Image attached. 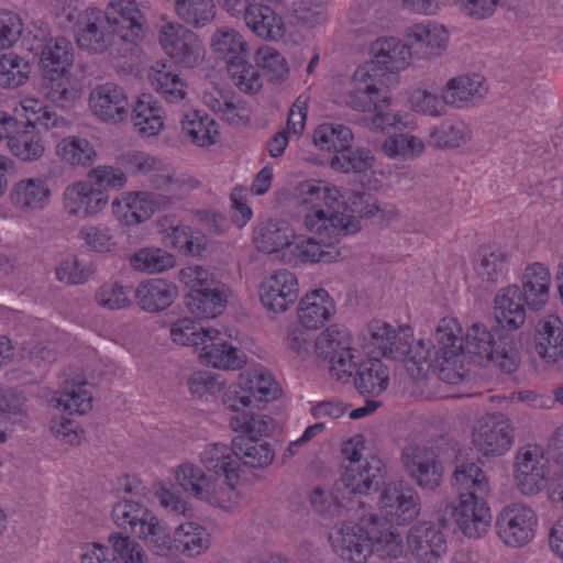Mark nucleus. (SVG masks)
<instances>
[{
  "mask_svg": "<svg viewBox=\"0 0 563 563\" xmlns=\"http://www.w3.org/2000/svg\"><path fill=\"white\" fill-rule=\"evenodd\" d=\"M526 302L521 289L517 285H509L499 290L494 299L495 319L507 330H517L526 321Z\"/></svg>",
  "mask_w": 563,
  "mask_h": 563,
  "instance_id": "cd10ccee",
  "label": "nucleus"
},
{
  "mask_svg": "<svg viewBox=\"0 0 563 563\" xmlns=\"http://www.w3.org/2000/svg\"><path fill=\"white\" fill-rule=\"evenodd\" d=\"M41 87L45 97L60 109L71 108L77 97L66 75L43 78Z\"/></svg>",
  "mask_w": 563,
  "mask_h": 563,
  "instance_id": "052dcab7",
  "label": "nucleus"
},
{
  "mask_svg": "<svg viewBox=\"0 0 563 563\" xmlns=\"http://www.w3.org/2000/svg\"><path fill=\"white\" fill-rule=\"evenodd\" d=\"M353 372H355L354 386L362 396L376 397L388 387L389 371L377 357L355 364Z\"/></svg>",
  "mask_w": 563,
  "mask_h": 563,
  "instance_id": "7c9ffc66",
  "label": "nucleus"
},
{
  "mask_svg": "<svg viewBox=\"0 0 563 563\" xmlns=\"http://www.w3.org/2000/svg\"><path fill=\"white\" fill-rule=\"evenodd\" d=\"M472 136V130L463 121H443L430 133V145L437 148H455L466 144Z\"/></svg>",
  "mask_w": 563,
  "mask_h": 563,
  "instance_id": "de8ad7c7",
  "label": "nucleus"
},
{
  "mask_svg": "<svg viewBox=\"0 0 563 563\" xmlns=\"http://www.w3.org/2000/svg\"><path fill=\"white\" fill-rule=\"evenodd\" d=\"M485 78L479 74H465L451 78L443 88L446 104L455 109L475 106L487 93Z\"/></svg>",
  "mask_w": 563,
  "mask_h": 563,
  "instance_id": "5701e85b",
  "label": "nucleus"
},
{
  "mask_svg": "<svg viewBox=\"0 0 563 563\" xmlns=\"http://www.w3.org/2000/svg\"><path fill=\"white\" fill-rule=\"evenodd\" d=\"M181 130L198 146L214 144L219 135L214 120L199 111H191L183 117Z\"/></svg>",
  "mask_w": 563,
  "mask_h": 563,
  "instance_id": "c03bdc74",
  "label": "nucleus"
},
{
  "mask_svg": "<svg viewBox=\"0 0 563 563\" xmlns=\"http://www.w3.org/2000/svg\"><path fill=\"white\" fill-rule=\"evenodd\" d=\"M132 121L141 136L150 137L158 134L164 125L163 110L152 95H141L133 107Z\"/></svg>",
  "mask_w": 563,
  "mask_h": 563,
  "instance_id": "58836bf2",
  "label": "nucleus"
},
{
  "mask_svg": "<svg viewBox=\"0 0 563 563\" xmlns=\"http://www.w3.org/2000/svg\"><path fill=\"white\" fill-rule=\"evenodd\" d=\"M158 41L164 52L176 64L194 67L201 56L198 36L178 22H167L161 26Z\"/></svg>",
  "mask_w": 563,
  "mask_h": 563,
  "instance_id": "ddd939ff",
  "label": "nucleus"
},
{
  "mask_svg": "<svg viewBox=\"0 0 563 563\" xmlns=\"http://www.w3.org/2000/svg\"><path fill=\"white\" fill-rule=\"evenodd\" d=\"M538 523V517L533 509L523 504L506 506L497 517V527L532 528Z\"/></svg>",
  "mask_w": 563,
  "mask_h": 563,
  "instance_id": "338daca9",
  "label": "nucleus"
},
{
  "mask_svg": "<svg viewBox=\"0 0 563 563\" xmlns=\"http://www.w3.org/2000/svg\"><path fill=\"white\" fill-rule=\"evenodd\" d=\"M380 508L390 526L409 525L418 515L416 494L404 482L389 483L380 495Z\"/></svg>",
  "mask_w": 563,
  "mask_h": 563,
  "instance_id": "f3484780",
  "label": "nucleus"
},
{
  "mask_svg": "<svg viewBox=\"0 0 563 563\" xmlns=\"http://www.w3.org/2000/svg\"><path fill=\"white\" fill-rule=\"evenodd\" d=\"M313 232L318 238H296L294 235L290 245L283 252L282 261L290 265L331 263L340 256V251L334 247V244L341 236L321 235L317 231Z\"/></svg>",
  "mask_w": 563,
  "mask_h": 563,
  "instance_id": "2eb2a0df",
  "label": "nucleus"
},
{
  "mask_svg": "<svg viewBox=\"0 0 563 563\" xmlns=\"http://www.w3.org/2000/svg\"><path fill=\"white\" fill-rule=\"evenodd\" d=\"M178 485L197 499L209 503L213 506L224 507L228 500V493L223 482L207 476L201 468L192 464H183L176 471Z\"/></svg>",
  "mask_w": 563,
  "mask_h": 563,
  "instance_id": "a211bd4d",
  "label": "nucleus"
},
{
  "mask_svg": "<svg viewBox=\"0 0 563 563\" xmlns=\"http://www.w3.org/2000/svg\"><path fill=\"white\" fill-rule=\"evenodd\" d=\"M178 295L176 285L161 278L141 283L135 289L140 307L147 312L168 308Z\"/></svg>",
  "mask_w": 563,
  "mask_h": 563,
  "instance_id": "473e14b6",
  "label": "nucleus"
},
{
  "mask_svg": "<svg viewBox=\"0 0 563 563\" xmlns=\"http://www.w3.org/2000/svg\"><path fill=\"white\" fill-rule=\"evenodd\" d=\"M214 53L225 60L227 67L233 57L246 56V43L242 36L233 30L217 32L211 42Z\"/></svg>",
  "mask_w": 563,
  "mask_h": 563,
  "instance_id": "e2e57ef3",
  "label": "nucleus"
},
{
  "mask_svg": "<svg viewBox=\"0 0 563 563\" xmlns=\"http://www.w3.org/2000/svg\"><path fill=\"white\" fill-rule=\"evenodd\" d=\"M241 386L250 394L254 402H268L276 399L280 388L272 375L262 369H254L241 375Z\"/></svg>",
  "mask_w": 563,
  "mask_h": 563,
  "instance_id": "3c124183",
  "label": "nucleus"
},
{
  "mask_svg": "<svg viewBox=\"0 0 563 563\" xmlns=\"http://www.w3.org/2000/svg\"><path fill=\"white\" fill-rule=\"evenodd\" d=\"M29 71V63L16 54L0 53V86L16 88L23 85Z\"/></svg>",
  "mask_w": 563,
  "mask_h": 563,
  "instance_id": "bf43d9fd",
  "label": "nucleus"
},
{
  "mask_svg": "<svg viewBox=\"0 0 563 563\" xmlns=\"http://www.w3.org/2000/svg\"><path fill=\"white\" fill-rule=\"evenodd\" d=\"M109 195L93 189L91 184L77 181L64 191V207L69 216L86 219L99 213L108 203Z\"/></svg>",
  "mask_w": 563,
  "mask_h": 563,
  "instance_id": "4be33fe9",
  "label": "nucleus"
},
{
  "mask_svg": "<svg viewBox=\"0 0 563 563\" xmlns=\"http://www.w3.org/2000/svg\"><path fill=\"white\" fill-rule=\"evenodd\" d=\"M131 287L117 282L103 284L96 292L97 302L109 310L122 309L130 306Z\"/></svg>",
  "mask_w": 563,
  "mask_h": 563,
  "instance_id": "774afa93",
  "label": "nucleus"
},
{
  "mask_svg": "<svg viewBox=\"0 0 563 563\" xmlns=\"http://www.w3.org/2000/svg\"><path fill=\"white\" fill-rule=\"evenodd\" d=\"M401 462L420 487L433 489L439 486L442 468L433 450L417 444L407 445L402 450Z\"/></svg>",
  "mask_w": 563,
  "mask_h": 563,
  "instance_id": "6ab92c4d",
  "label": "nucleus"
},
{
  "mask_svg": "<svg viewBox=\"0 0 563 563\" xmlns=\"http://www.w3.org/2000/svg\"><path fill=\"white\" fill-rule=\"evenodd\" d=\"M161 195L152 192L129 194L126 197V212L124 214L125 225L140 224L152 217L163 206Z\"/></svg>",
  "mask_w": 563,
  "mask_h": 563,
  "instance_id": "8fccbe9b",
  "label": "nucleus"
},
{
  "mask_svg": "<svg viewBox=\"0 0 563 563\" xmlns=\"http://www.w3.org/2000/svg\"><path fill=\"white\" fill-rule=\"evenodd\" d=\"M230 59L228 73L235 86L245 93H256L262 88L260 70L247 63L246 56Z\"/></svg>",
  "mask_w": 563,
  "mask_h": 563,
  "instance_id": "6e6d98bb",
  "label": "nucleus"
},
{
  "mask_svg": "<svg viewBox=\"0 0 563 563\" xmlns=\"http://www.w3.org/2000/svg\"><path fill=\"white\" fill-rule=\"evenodd\" d=\"M92 112L102 121L117 123L123 121L130 103L123 88L113 82H106L92 89L89 97Z\"/></svg>",
  "mask_w": 563,
  "mask_h": 563,
  "instance_id": "412c9836",
  "label": "nucleus"
},
{
  "mask_svg": "<svg viewBox=\"0 0 563 563\" xmlns=\"http://www.w3.org/2000/svg\"><path fill=\"white\" fill-rule=\"evenodd\" d=\"M200 358L216 368L238 369L245 363L243 352L228 344L217 334H211L210 340L202 342Z\"/></svg>",
  "mask_w": 563,
  "mask_h": 563,
  "instance_id": "f704fd0d",
  "label": "nucleus"
},
{
  "mask_svg": "<svg viewBox=\"0 0 563 563\" xmlns=\"http://www.w3.org/2000/svg\"><path fill=\"white\" fill-rule=\"evenodd\" d=\"M233 454L244 465L253 468L267 467L275 457V451L268 442L246 435L233 439Z\"/></svg>",
  "mask_w": 563,
  "mask_h": 563,
  "instance_id": "ea45409f",
  "label": "nucleus"
},
{
  "mask_svg": "<svg viewBox=\"0 0 563 563\" xmlns=\"http://www.w3.org/2000/svg\"><path fill=\"white\" fill-rule=\"evenodd\" d=\"M230 426L234 431H241V435L257 437L267 435L272 429V419L265 416L254 415L251 411H243L231 418Z\"/></svg>",
  "mask_w": 563,
  "mask_h": 563,
  "instance_id": "0e129e2a",
  "label": "nucleus"
},
{
  "mask_svg": "<svg viewBox=\"0 0 563 563\" xmlns=\"http://www.w3.org/2000/svg\"><path fill=\"white\" fill-rule=\"evenodd\" d=\"M507 261V253L501 249L481 247L478 250L474 271L486 288L506 278Z\"/></svg>",
  "mask_w": 563,
  "mask_h": 563,
  "instance_id": "4c0bfd02",
  "label": "nucleus"
},
{
  "mask_svg": "<svg viewBox=\"0 0 563 563\" xmlns=\"http://www.w3.org/2000/svg\"><path fill=\"white\" fill-rule=\"evenodd\" d=\"M41 33V37L34 35V44L29 49L38 56L42 79L67 75L74 62L71 42L63 36L47 37Z\"/></svg>",
  "mask_w": 563,
  "mask_h": 563,
  "instance_id": "4468645a",
  "label": "nucleus"
},
{
  "mask_svg": "<svg viewBox=\"0 0 563 563\" xmlns=\"http://www.w3.org/2000/svg\"><path fill=\"white\" fill-rule=\"evenodd\" d=\"M373 163L374 156L369 150H352L351 146L340 154H334L329 162L332 169L343 173H364L373 166Z\"/></svg>",
  "mask_w": 563,
  "mask_h": 563,
  "instance_id": "13d9d810",
  "label": "nucleus"
},
{
  "mask_svg": "<svg viewBox=\"0 0 563 563\" xmlns=\"http://www.w3.org/2000/svg\"><path fill=\"white\" fill-rule=\"evenodd\" d=\"M233 442L231 448L225 444L214 443L208 445L201 453V462L217 475L219 483L223 482V487L228 493V500L232 499L234 492V482L238 481V462L232 457Z\"/></svg>",
  "mask_w": 563,
  "mask_h": 563,
  "instance_id": "393cba45",
  "label": "nucleus"
},
{
  "mask_svg": "<svg viewBox=\"0 0 563 563\" xmlns=\"http://www.w3.org/2000/svg\"><path fill=\"white\" fill-rule=\"evenodd\" d=\"M211 334L220 335V332L214 329H206L189 318L177 320L170 328L172 340L181 345H202V342L210 340Z\"/></svg>",
  "mask_w": 563,
  "mask_h": 563,
  "instance_id": "5fc2aeb1",
  "label": "nucleus"
},
{
  "mask_svg": "<svg viewBox=\"0 0 563 563\" xmlns=\"http://www.w3.org/2000/svg\"><path fill=\"white\" fill-rule=\"evenodd\" d=\"M51 189L41 178H27L16 183L10 194L13 206L22 211L42 210L51 198Z\"/></svg>",
  "mask_w": 563,
  "mask_h": 563,
  "instance_id": "72a5a7b5",
  "label": "nucleus"
},
{
  "mask_svg": "<svg viewBox=\"0 0 563 563\" xmlns=\"http://www.w3.org/2000/svg\"><path fill=\"white\" fill-rule=\"evenodd\" d=\"M79 563H146V556L135 541L121 533H114L109 538L108 544H82Z\"/></svg>",
  "mask_w": 563,
  "mask_h": 563,
  "instance_id": "9d476101",
  "label": "nucleus"
},
{
  "mask_svg": "<svg viewBox=\"0 0 563 563\" xmlns=\"http://www.w3.org/2000/svg\"><path fill=\"white\" fill-rule=\"evenodd\" d=\"M292 238L294 232L285 221L268 220L257 227L254 243L261 252L276 253L282 260L283 252L290 245Z\"/></svg>",
  "mask_w": 563,
  "mask_h": 563,
  "instance_id": "e433bc0d",
  "label": "nucleus"
},
{
  "mask_svg": "<svg viewBox=\"0 0 563 563\" xmlns=\"http://www.w3.org/2000/svg\"><path fill=\"white\" fill-rule=\"evenodd\" d=\"M111 516L120 528H134L137 525L141 528H157L159 525L158 519L147 508L129 499L115 504Z\"/></svg>",
  "mask_w": 563,
  "mask_h": 563,
  "instance_id": "a18cd8bd",
  "label": "nucleus"
},
{
  "mask_svg": "<svg viewBox=\"0 0 563 563\" xmlns=\"http://www.w3.org/2000/svg\"><path fill=\"white\" fill-rule=\"evenodd\" d=\"M329 539L334 552L349 563H364L374 551L396 558L404 549L398 530H334Z\"/></svg>",
  "mask_w": 563,
  "mask_h": 563,
  "instance_id": "20e7f679",
  "label": "nucleus"
},
{
  "mask_svg": "<svg viewBox=\"0 0 563 563\" xmlns=\"http://www.w3.org/2000/svg\"><path fill=\"white\" fill-rule=\"evenodd\" d=\"M130 264L136 271L156 274L174 267L175 257L158 247H144L131 256Z\"/></svg>",
  "mask_w": 563,
  "mask_h": 563,
  "instance_id": "864d4df0",
  "label": "nucleus"
},
{
  "mask_svg": "<svg viewBox=\"0 0 563 563\" xmlns=\"http://www.w3.org/2000/svg\"><path fill=\"white\" fill-rule=\"evenodd\" d=\"M257 65L262 68L269 81H283L288 75L286 59L273 47H262L256 54Z\"/></svg>",
  "mask_w": 563,
  "mask_h": 563,
  "instance_id": "69168bd1",
  "label": "nucleus"
},
{
  "mask_svg": "<svg viewBox=\"0 0 563 563\" xmlns=\"http://www.w3.org/2000/svg\"><path fill=\"white\" fill-rule=\"evenodd\" d=\"M353 133L343 124L324 123L313 133V143L320 150L333 151L340 154L351 146Z\"/></svg>",
  "mask_w": 563,
  "mask_h": 563,
  "instance_id": "09e8293b",
  "label": "nucleus"
},
{
  "mask_svg": "<svg viewBox=\"0 0 563 563\" xmlns=\"http://www.w3.org/2000/svg\"><path fill=\"white\" fill-rule=\"evenodd\" d=\"M75 32L80 48L102 53L118 43H139L144 36V18L140 8L125 0H111L106 12L98 9L84 11Z\"/></svg>",
  "mask_w": 563,
  "mask_h": 563,
  "instance_id": "f257e3e1",
  "label": "nucleus"
},
{
  "mask_svg": "<svg viewBox=\"0 0 563 563\" xmlns=\"http://www.w3.org/2000/svg\"><path fill=\"white\" fill-rule=\"evenodd\" d=\"M460 328L453 318L440 320L433 341L418 340L416 345L410 342V353L402 358L407 371L412 376H420L430 367L440 369V377L451 384H456L463 375L455 368L457 366L459 351L462 345L457 333Z\"/></svg>",
  "mask_w": 563,
  "mask_h": 563,
  "instance_id": "f03ea898",
  "label": "nucleus"
},
{
  "mask_svg": "<svg viewBox=\"0 0 563 563\" xmlns=\"http://www.w3.org/2000/svg\"><path fill=\"white\" fill-rule=\"evenodd\" d=\"M462 347L456 357L457 364L462 363L464 355H470L474 363L482 365L484 362L495 363L503 372L514 373L519 364L520 357L512 336L500 335L498 342L483 324H473L464 340L459 338Z\"/></svg>",
  "mask_w": 563,
  "mask_h": 563,
  "instance_id": "39448f33",
  "label": "nucleus"
},
{
  "mask_svg": "<svg viewBox=\"0 0 563 563\" xmlns=\"http://www.w3.org/2000/svg\"><path fill=\"white\" fill-rule=\"evenodd\" d=\"M62 389L56 397L57 406L70 415H85L92 408V395L85 388V382H69L66 373L62 376Z\"/></svg>",
  "mask_w": 563,
  "mask_h": 563,
  "instance_id": "37998d69",
  "label": "nucleus"
},
{
  "mask_svg": "<svg viewBox=\"0 0 563 563\" xmlns=\"http://www.w3.org/2000/svg\"><path fill=\"white\" fill-rule=\"evenodd\" d=\"M550 284L551 276L544 265L534 263L525 269L520 289L521 296L530 309L537 310L547 303Z\"/></svg>",
  "mask_w": 563,
  "mask_h": 563,
  "instance_id": "2f4dec72",
  "label": "nucleus"
},
{
  "mask_svg": "<svg viewBox=\"0 0 563 563\" xmlns=\"http://www.w3.org/2000/svg\"><path fill=\"white\" fill-rule=\"evenodd\" d=\"M367 192L351 191L345 196L344 211L329 212L323 209L314 210L303 218V224L309 231L331 236H346L360 231V214L366 202Z\"/></svg>",
  "mask_w": 563,
  "mask_h": 563,
  "instance_id": "0eeeda50",
  "label": "nucleus"
},
{
  "mask_svg": "<svg viewBox=\"0 0 563 563\" xmlns=\"http://www.w3.org/2000/svg\"><path fill=\"white\" fill-rule=\"evenodd\" d=\"M268 1H253L249 3L244 21L258 37L277 41L285 34V24L283 19L268 5Z\"/></svg>",
  "mask_w": 563,
  "mask_h": 563,
  "instance_id": "c85d7f7f",
  "label": "nucleus"
},
{
  "mask_svg": "<svg viewBox=\"0 0 563 563\" xmlns=\"http://www.w3.org/2000/svg\"><path fill=\"white\" fill-rule=\"evenodd\" d=\"M146 538L159 555H166L172 550L199 555L210 544L207 530H148Z\"/></svg>",
  "mask_w": 563,
  "mask_h": 563,
  "instance_id": "dca6fc26",
  "label": "nucleus"
},
{
  "mask_svg": "<svg viewBox=\"0 0 563 563\" xmlns=\"http://www.w3.org/2000/svg\"><path fill=\"white\" fill-rule=\"evenodd\" d=\"M57 156L71 166L87 167L93 164L97 152L92 144L81 136H67L56 145Z\"/></svg>",
  "mask_w": 563,
  "mask_h": 563,
  "instance_id": "49530a36",
  "label": "nucleus"
},
{
  "mask_svg": "<svg viewBox=\"0 0 563 563\" xmlns=\"http://www.w3.org/2000/svg\"><path fill=\"white\" fill-rule=\"evenodd\" d=\"M373 64L358 67L353 75L354 88L345 97L346 106L356 111H372L388 108L390 95L383 84H378L373 75Z\"/></svg>",
  "mask_w": 563,
  "mask_h": 563,
  "instance_id": "9b49d317",
  "label": "nucleus"
},
{
  "mask_svg": "<svg viewBox=\"0 0 563 563\" xmlns=\"http://www.w3.org/2000/svg\"><path fill=\"white\" fill-rule=\"evenodd\" d=\"M358 444V441L350 440L343 445L342 454L347 460V464L344 465L341 481L351 493L367 494L379 487L382 462L378 459H373L371 463L367 461L362 463Z\"/></svg>",
  "mask_w": 563,
  "mask_h": 563,
  "instance_id": "1a4fd4ad",
  "label": "nucleus"
},
{
  "mask_svg": "<svg viewBox=\"0 0 563 563\" xmlns=\"http://www.w3.org/2000/svg\"><path fill=\"white\" fill-rule=\"evenodd\" d=\"M335 312V305L324 289H317L300 300L298 319L302 328L314 330L322 327Z\"/></svg>",
  "mask_w": 563,
  "mask_h": 563,
  "instance_id": "c756f323",
  "label": "nucleus"
},
{
  "mask_svg": "<svg viewBox=\"0 0 563 563\" xmlns=\"http://www.w3.org/2000/svg\"><path fill=\"white\" fill-rule=\"evenodd\" d=\"M316 353L329 363L332 378L349 382L355 367V355L351 349V339L344 327L333 324L327 328L314 341Z\"/></svg>",
  "mask_w": 563,
  "mask_h": 563,
  "instance_id": "6e6552de",
  "label": "nucleus"
},
{
  "mask_svg": "<svg viewBox=\"0 0 563 563\" xmlns=\"http://www.w3.org/2000/svg\"><path fill=\"white\" fill-rule=\"evenodd\" d=\"M407 542L412 555L421 563H437L446 550L441 530H410Z\"/></svg>",
  "mask_w": 563,
  "mask_h": 563,
  "instance_id": "c9c22d12",
  "label": "nucleus"
},
{
  "mask_svg": "<svg viewBox=\"0 0 563 563\" xmlns=\"http://www.w3.org/2000/svg\"><path fill=\"white\" fill-rule=\"evenodd\" d=\"M453 486L460 497V504L446 505L438 518L441 528H470L473 525L489 526L492 516L489 508L478 503V494H484L487 481L484 472L475 463H464L453 474Z\"/></svg>",
  "mask_w": 563,
  "mask_h": 563,
  "instance_id": "7ed1b4c3",
  "label": "nucleus"
},
{
  "mask_svg": "<svg viewBox=\"0 0 563 563\" xmlns=\"http://www.w3.org/2000/svg\"><path fill=\"white\" fill-rule=\"evenodd\" d=\"M147 180L154 189L166 192L163 198V206H167L173 200H178L188 195L194 187L183 178L175 177L174 170L162 161L158 162L155 169L147 176Z\"/></svg>",
  "mask_w": 563,
  "mask_h": 563,
  "instance_id": "79ce46f5",
  "label": "nucleus"
},
{
  "mask_svg": "<svg viewBox=\"0 0 563 563\" xmlns=\"http://www.w3.org/2000/svg\"><path fill=\"white\" fill-rule=\"evenodd\" d=\"M177 16L194 27H202L216 16L212 0H175Z\"/></svg>",
  "mask_w": 563,
  "mask_h": 563,
  "instance_id": "603ef678",
  "label": "nucleus"
},
{
  "mask_svg": "<svg viewBox=\"0 0 563 563\" xmlns=\"http://www.w3.org/2000/svg\"><path fill=\"white\" fill-rule=\"evenodd\" d=\"M383 152L390 158L412 159L424 151V143L421 139L409 134L399 133L387 137L383 145Z\"/></svg>",
  "mask_w": 563,
  "mask_h": 563,
  "instance_id": "4d7b16f0",
  "label": "nucleus"
},
{
  "mask_svg": "<svg viewBox=\"0 0 563 563\" xmlns=\"http://www.w3.org/2000/svg\"><path fill=\"white\" fill-rule=\"evenodd\" d=\"M472 442L484 456H500L514 443V429L504 415H489L477 421Z\"/></svg>",
  "mask_w": 563,
  "mask_h": 563,
  "instance_id": "f8f14e48",
  "label": "nucleus"
},
{
  "mask_svg": "<svg viewBox=\"0 0 563 563\" xmlns=\"http://www.w3.org/2000/svg\"><path fill=\"white\" fill-rule=\"evenodd\" d=\"M298 280L294 273L279 269L261 284V301L273 312H284L298 298Z\"/></svg>",
  "mask_w": 563,
  "mask_h": 563,
  "instance_id": "aec40b11",
  "label": "nucleus"
},
{
  "mask_svg": "<svg viewBox=\"0 0 563 563\" xmlns=\"http://www.w3.org/2000/svg\"><path fill=\"white\" fill-rule=\"evenodd\" d=\"M405 38L409 43L412 57L428 59L439 56L444 49L448 34L443 25L419 23L406 30Z\"/></svg>",
  "mask_w": 563,
  "mask_h": 563,
  "instance_id": "b1692460",
  "label": "nucleus"
},
{
  "mask_svg": "<svg viewBox=\"0 0 563 563\" xmlns=\"http://www.w3.org/2000/svg\"><path fill=\"white\" fill-rule=\"evenodd\" d=\"M181 279L189 287L186 307L197 317L216 318L227 307L231 289L213 273L201 266L181 269Z\"/></svg>",
  "mask_w": 563,
  "mask_h": 563,
  "instance_id": "423d86ee",
  "label": "nucleus"
},
{
  "mask_svg": "<svg viewBox=\"0 0 563 563\" xmlns=\"http://www.w3.org/2000/svg\"><path fill=\"white\" fill-rule=\"evenodd\" d=\"M371 52L373 59L368 64H373V71L377 67L383 71L395 73L406 68L412 58L406 38L402 43L396 37H380L373 43Z\"/></svg>",
  "mask_w": 563,
  "mask_h": 563,
  "instance_id": "a878e982",
  "label": "nucleus"
},
{
  "mask_svg": "<svg viewBox=\"0 0 563 563\" xmlns=\"http://www.w3.org/2000/svg\"><path fill=\"white\" fill-rule=\"evenodd\" d=\"M534 351L548 363L563 361V322L559 317L550 314L539 320Z\"/></svg>",
  "mask_w": 563,
  "mask_h": 563,
  "instance_id": "bb28decb",
  "label": "nucleus"
},
{
  "mask_svg": "<svg viewBox=\"0 0 563 563\" xmlns=\"http://www.w3.org/2000/svg\"><path fill=\"white\" fill-rule=\"evenodd\" d=\"M165 68L164 64L162 69L153 67L152 86L169 102L183 100L186 96V85L177 74Z\"/></svg>",
  "mask_w": 563,
  "mask_h": 563,
  "instance_id": "680f3d73",
  "label": "nucleus"
},
{
  "mask_svg": "<svg viewBox=\"0 0 563 563\" xmlns=\"http://www.w3.org/2000/svg\"><path fill=\"white\" fill-rule=\"evenodd\" d=\"M16 120L15 118H13ZM12 132H9L8 136L3 139H8V146L11 153L21 158L22 161H34L40 158L44 153V146L41 143V137L38 132L36 131L35 122H32V119H27L24 130L16 131L18 121Z\"/></svg>",
  "mask_w": 563,
  "mask_h": 563,
  "instance_id": "a19ab883",
  "label": "nucleus"
}]
</instances>
